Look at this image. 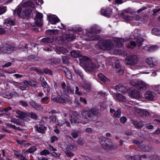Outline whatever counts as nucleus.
<instances>
[{
  "instance_id": "4",
  "label": "nucleus",
  "mask_w": 160,
  "mask_h": 160,
  "mask_svg": "<svg viewBox=\"0 0 160 160\" xmlns=\"http://www.w3.org/2000/svg\"><path fill=\"white\" fill-rule=\"evenodd\" d=\"M134 38L137 42V45L142 50L152 52L157 50L159 48L157 45H154L150 46L147 45L146 42L144 41L143 39L138 35H135Z\"/></svg>"
},
{
  "instance_id": "38",
  "label": "nucleus",
  "mask_w": 160,
  "mask_h": 160,
  "mask_svg": "<svg viewBox=\"0 0 160 160\" xmlns=\"http://www.w3.org/2000/svg\"><path fill=\"white\" fill-rule=\"evenodd\" d=\"M37 149V147L36 146H32L28 149L26 151V152L28 153H32L35 151Z\"/></svg>"
},
{
  "instance_id": "10",
  "label": "nucleus",
  "mask_w": 160,
  "mask_h": 160,
  "mask_svg": "<svg viewBox=\"0 0 160 160\" xmlns=\"http://www.w3.org/2000/svg\"><path fill=\"white\" fill-rule=\"evenodd\" d=\"M122 40L121 42L118 41L119 45L115 44V46L114 48L115 50H113L112 51L113 53L114 54L116 55H121L122 54L123 51L120 50L118 49L120 47H122L123 45V44L122 43V42H126L127 41V39L125 38H122Z\"/></svg>"
},
{
  "instance_id": "30",
  "label": "nucleus",
  "mask_w": 160,
  "mask_h": 160,
  "mask_svg": "<svg viewBox=\"0 0 160 160\" xmlns=\"http://www.w3.org/2000/svg\"><path fill=\"white\" fill-rule=\"evenodd\" d=\"M116 98L119 101L125 102L126 99L125 96L122 95L121 94L118 93L116 94Z\"/></svg>"
},
{
  "instance_id": "7",
  "label": "nucleus",
  "mask_w": 160,
  "mask_h": 160,
  "mask_svg": "<svg viewBox=\"0 0 160 160\" xmlns=\"http://www.w3.org/2000/svg\"><path fill=\"white\" fill-rule=\"evenodd\" d=\"M100 143L102 147L105 149H112L114 148L110 140L105 137H101L99 139Z\"/></svg>"
},
{
  "instance_id": "24",
  "label": "nucleus",
  "mask_w": 160,
  "mask_h": 160,
  "mask_svg": "<svg viewBox=\"0 0 160 160\" xmlns=\"http://www.w3.org/2000/svg\"><path fill=\"white\" fill-rule=\"evenodd\" d=\"M36 128L37 131L38 132L41 133H43L47 128L46 127H45L42 125H41L38 126H37Z\"/></svg>"
},
{
  "instance_id": "63",
  "label": "nucleus",
  "mask_w": 160,
  "mask_h": 160,
  "mask_svg": "<svg viewBox=\"0 0 160 160\" xmlns=\"http://www.w3.org/2000/svg\"><path fill=\"white\" fill-rule=\"evenodd\" d=\"M123 2L122 0H115L114 1V3L116 4H122Z\"/></svg>"
},
{
  "instance_id": "23",
  "label": "nucleus",
  "mask_w": 160,
  "mask_h": 160,
  "mask_svg": "<svg viewBox=\"0 0 160 160\" xmlns=\"http://www.w3.org/2000/svg\"><path fill=\"white\" fill-rule=\"evenodd\" d=\"M125 158L128 160H140L141 158V156L139 155H135L133 156L126 155L125 156Z\"/></svg>"
},
{
  "instance_id": "43",
  "label": "nucleus",
  "mask_w": 160,
  "mask_h": 160,
  "mask_svg": "<svg viewBox=\"0 0 160 160\" xmlns=\"http://www.w3.org/2000/svg\"><path fill=\"white\" fill-rule=\"evenodd\" d=\"M80 133V132L78 131H73L71 133V135L72 137L74 138L78 137L79 134Z\"/></svg>"
},
{
  "instance_id": "44",
  "label": "nucleus",
  "mask_w": 160,
  "mask_h": 160,
  "mask_svg": "<svg viewBox=\"0 0 160 160\" xmlns=\"http://www.w3.org/2000/svg\"><path fill=\"white\" fill-rule=\"evenodd\" d=\"M69 56L68 55L64 56L62 57L63 62L65 64H68L69 63Z\"/></svg>"
},
{
  "instance_id": "41",
  "label": "nucleus",
  "mask_w": 160,
  "mask_h": 160,
  "mask_svg": "<svg viewBox=\"0 0 160 160\" xmlns=\"http://www.w3.org/2000/svg\"><path fill=\"white\" fill-rule=\"evenodd\" d=\"M53 38H44L42 39V41L45 43H51L53 41Z\"/></svg>"
},
{
  "instance_id": "53",
  "label": "nucleus",
  "mask_w": 160,
  "mask_h": 160,
  "mask_svg": "<svg viewBox=\"0 0 160 160\" xmlns=\"http://www.w3.org/2000/svg\"><path fill=\"white\" fill-rule=\"evenodd\" d=\"M50 139H51L50 141L51 143H53L55 141H57L58 139V138L55 136H53L51 137Z\"/></svg>"
},
{
  "instance_id": "15",
  "label": "nucleus",
  "mask_w": 160,
  "mask_h": 160,
  "mask_svg": "<svg viewBox=\"0 0 160 160\" xmlns=\"http://www.w3.org/2000/svg\"><path fill=\"white\" fill-rule=\"evenodd\" d=\"M144 96L146 99L150 100H154L156 99V94L153 92L147 91L144 95Z\"/></svg>"
},
{
  "instance_id": "64",
  "label": "nucleus",
  "mask_w": 160,
  "mask_h": 160,
  "mask_svg": "<svg viewBox=\"0 0 160 160\" xmlns=\"http://www.w3.org/2000/svg\"><path fill=\"white\" fill-rule=\"evenodd\" d=\"M65 153L66 155L68 157H72L73 156V154L70 151H66Z\"/></svg>"
},
{
  "instance_id": "13",
  "label": "nucleus",
  "mask_w": 160,
  "mask_h": 160,
  "mask_svg": "<svg viewBox=\"0 0 160 160\" xmlns=\"http://www.w3.org/2000/svg\"><path fill=\"white\" fill-rule=\"evenodd\" d=\"M129 96L132 98L142 100L141 94L136 90H133L129 93Z\"/></svg>"
},
{
  "instance_id": "27",
  "label": "nucleus",
  "mask_w": 160,
  "mask_h": 160,
  "mask_svg": "<svg viewBox=\"0 0 160 160\" xmlns=\"http://www.w3.org/2000/svg\"><path fill=\"white\" fill-rule=\"evenodd\" d=\"M27 118L28 119V121H30V118L34 119H36L38 117L37 115L33 112H27Z\"/></svg>"
},
{
  "instance_id": "18",
  "label": "nucleus",
  "mask_w": 160,
  "mask_h": 160,
  "mask_svg": "<svg viewBox=\"0 0 160 160\" xmlns=\"http://www.w3.org/2000/svg\"><path fill=\"white\" fill-rule=\"evenodd\" d=\"M49 23L52 24H55L60 21V20L55 15H52L48 17Z\"/></svg>"
},
{
  "instance_id": "58",
  "label": "nucleus",
  "mask_w": 160,
  "mask_h": 160,
  "mask_svg": "<svg viewBox=\"0 0 160 160\" xmlns=\"http://www.w3.org/2000/svg\"><path fill=\"white\" fill-rule=\"evenodd\" d=\"M103 125V123L102 122H97L95 123V126L97 128H100Z\"/></svg>"
},
{
  "instance_id": "26",
  "label": "nucleus",
  "mask_w": 160,
  "mask_h": 160,
  "mask_svg": "<svg viewBox=\"0 0 160 160\" xmlns=\"http://www.w3.org/2000/svg\"><path fill=\"white\" fill-rule=\"evenodd\" d=\"M58 30L57 29H49L47 30L45 33L47 35H52L58 33Z\"/></svg>"
},
{
  "instance_id": "32",
  "label": "nucleus",
  "mask_w": 160,
  "mask_h": 160,
  "mask_svg": "<svg viewBox=\"0 0 160 160\" xmlns=\"http://www.w3.org/2000/svg\"><path fill=\"white\" fill-rule=\"evenodd\" d=\"M99 79L103 82L108 80V79L102 73H101L98 75Z\"/></svg>"
},
{
  "instance_id": "2",
  "label": "nucleus",
  "mask_w": 160,
  "mask_h": 160,
  "mask_svg": "<svg viewBox=\"0 0 160 160\" xmlns=\"http://www.w3.org/2000/svg\"><path fill=\"white\" fill-rule=\"evenodd\" d=\"M34 6L33 2L31 1H28L24 2L15 11L14 14L15 15H18L19 17L22 18L29 17L31 12V10L29 8H33Z\"/></svg>"
},
{
  "instance_id": "48",
  "label": "nucleus",
  "mask_w": 160,
  "mask_h": 160,
  "mask_svg": "<svg viewBox=\"0 0 160 160\" xmlns=\"http://www.w3.org/2000/svg\"><path fill=\"white\" fill-rule=\"evenodd\" d=\"M121 112L120 110H118L114 112L113 115L114 118H119L121 116Z\"/></svg>"
},
{
  "instance_id": "61",
  "label": "nucleus",
  "mask_w": 160,
  "mask_h": 160,
  "mask_svg": "<svg viewBox=\"0 0 160 160\" xmlns=\"http://www.w3.org/2000/svg\"><path fill=\"white\" fill-rule=\"evenodd\" d=\"M44 72L47 74H49L50 75L52 74V72L51 71L48 69L46 68L44 69Z\"/></svg>"
},
{
  "instance_id": "11",
  "label": "nucleus",
  "mask_w": 160,
  "mask_h": 160,
  "mask_svg": "<svg viewBox=\"0 0 160 160\" xmlns=\"http://www.w3.org/2000/svg\"><path fill=\"white\" fill-rule=\"evenodd\" d=\"M138 60L137 57L134 55L129 56L125 58L126 64L128 65H135L137 63Z\"/></svg>"
},
{
  "instance_id": "33",
  "label": "nucleus",
  "mask_w": 160,
  "mask_h": 160,
  "mask_svg": "<svg viewBox=\"0 0 160 160\" xmlns=\"http://www.w3.org/2000/svg\"><path fill=\"white\" fill-rule=\"evenodd\" d=\"M84 89L87 92H89L91 90V85L87 82H85L83 85Z\"/></svg>"
},
{
  "instance_id": "55",
  "label": "nucleus",
  "mask_w": 160,
  "mask_h": 160,
  "mask_svg": "<svg viewBox=\"0 0 160 160\" xmlns=\"http://www.w3.org/2000/svg\"><path fill=\"white\" fill-rule=\"evenodd\" d=\"M35 14L36 18L42 19V15L41 13L38 12H36Z\"/></svg>"
},
{
  "instance_id": "52",
  "label": "nucleus",
  "mask_w": 160,
  "mask_h": 160,
  "mask_svg": "<svg viewBox=\"0 0 160 160\" xmlns=\"http://www.w3.org/2000/svg\"><path fill=\"white\" fill-rule=\"evenodd\" d=\"M6 7L0 6V15L6 12Z\"/></svg>"
},
{
  "instance_id": "51",
  "label": "nucleus",
  "mask_w": 160,
  "mask_h": 160,
  "mask_svg": "<svg viewBox=\"0 0 160 160\" xmlns=\"http://www.w3.org/2000/svg\"><path fill=\"white\" fill-rule=\"evenodd\" d=\"M6 125L8 127H9L13 129H18V127H16L15 125L10 123H7L6 124Z\"/></svg>"
},
{
  "instance_id": "37",
  "label": "nucleus",
  "mask_w": 160,
  "mask_h": 160,
  "mask_svg": "<svg viewBox=\"0 0 160 160\" xmlns=\"http://www.w3.org/2000/svg\"><path fill=\"white\" fill-rule=\"evenodd\" d=\"M76 149V147H74L73 146L71 145H68L67 147H66L65 148V150L66 151H75Z\"/></svg>"
},
{
  "instance_id": "57",
  "label": "nucleus",
  "mask_w": 160,
  "mask_h": 160,
  "mask_svg": "<svg viewBox=\"0 0 160 160\" xmlns=\"http://www.w3.org/2000/svg\"><path fill=\"white\" fill-rule=\"evenodd\" d=\"M126 91V89L125 87L121 85L119 91L122 93H124Z\"/></svg>"
},
{
  "instance_id": "6",
  "label": "nucleus",
  "mask_w": 160,
  "mask_h": 160,
  "mask_svg": "<svg viewBox=\"0 0 160 160\" xmlns=\"http://www.w3.org/2000/svg\"><path fill=\"white\" fill-rule=\"evenodd\" d=\"M83 31L82 30H79L78 32H77L73 34L69 33L64 34L60 36L59 38L61 41L67 43L72 41L76 37H78V35L83 34Z\"/></svg>"
},
{
  "instance_id": "62",
  "label": "nucleus",
  "mask_w": 160,
  "mask_h": 160,
  "mask_svg": "<svg viewBox=\"0 0 160 160\" xmlns=\"http://www.w3.org/2000/svg\"><path fill=\"white\" fill-rule=\"evenodd\" d=\"M127 118L125 117H122L120 119V121L121 123H125L127 121Z\"/></svg>"
},
{
  "instance_id": "9",
  "label": "nucleus",
  "mask_w": 160,
  "mask_h": 160,
  "mask_svg": "<svg viewBox=\"0 0 160 160\" xmlns=\"http://www.w3.org/2000/svg\"><path fill=\"white\" fill-rule=\"evenodd\" d=\"M85 69L89 71H94L97 69L100 66L98 65H95L92 62L91 60L87 61L84 66Z\"/></svg>"
},
{
  "instance_id": "59",
  "label": "nucleus",
  "mask_w": 160,
  "mask_h": 160,
  "mask_svg": "<svg viewBox=\"0 0 160 160\" xmlns=\"http://www.w3.org/2000/svg\"><path fill=\"white\" fill-rule=\"evenodd\" d=\"M75 93L78 95H81L82 94V92H79V88L78 87H75Z\"/></svg>"
},
{
  "instance_id": "19",
  "label": "nucleus",
  "mask_w": 160,
  "mask_h": 160,
  "mask_svg": "<svg viewBox=\"0 0 160 160\" xmlns=\"http://www.w3.org/2000/svg\"><path fill=\"white\" fill-rule=\"evenodd\" d=\"M134 110L136 113H138L143 117H146L149 115V113L146 110L140 108H135Z\"/></svg>"
},
{
  "instance_id": "40",
  "label": "nucleus",
  "mask_w": 160,
  "mask_h": 160,
  "mask_svg": "<svg viewBox=\"0 0 160 160\" xmlns=\"http://www.w3.org/2000/svg\"><path fill=\"white\" fill-rule=\"evenodd\" d=\"M123 68L121 67H119L118 68L117 67V68L116 70L117 73L120 75H121L123 74Z\"/></svg>"
},
{
  "instance_id": "25",
  "label": "nucleus",
  "mask_w": 160,
  "mask_h": 160,
  "mask_svg": "<svg viewBox=\"0 0 160 160\" xmlns=\"http://www.w3.org/2000/svg\"><path fill=\"white\" fill-rule=\"evenodd\" d=\"M79 60L81 63H83L84 66H85V63L88 61L90 60L89 58L85 56H79Z\"/></svg>"
},
{
  "instance_id": "20",
  "label": "nucleus",
  "mask_w": 160,
  "mask_h": 160,
  "mask_svg": "<svg viewBox=\"0 0 160 160\" xmlns=\"http://www.w3.org/2000/svg\"><path fill=\"white\" fill-rule=\"evenodd\" d=\"M29 104L33 108H35L37 110H41L42 109V106L37 103L35 101L31 100L29 102Z\"/></svg>"
},
{
  "instance_id": "29",
  "label": "nucleus",
  "mask_w": 160,
  "mask_h": 160,
  "mask_svg": "<svg viewBox=\"0 0 160 160\" xmlns=\"http://www.w3.org/2000/svg\"><path fill=\"white\" fill-rule=\"evenodd\" d=\"M118 60L116 58L113 57L111 58L109 60V63L111 65L114 66V65H116V64H118Z\"/></svg>"
},
{
  "instance_id": "5",
  "label": "nucleus",
  "mask_w": 160,
  "mask_h": 160,
  "mask_svg": "<svg viewBox=\"0 0 160 160\" xmlns=\"http://www.w3.org/2000/svg\"><path fill=\"white\" fill-rule=\"evenodd\" d=\"M88 112L84 109L83 110L81 113L82 115L83 119H79V116L78 115L73 116V117L71 118L70 119L72 125H75L78 124L79 122L85 124L88 122V120L87 118V116H88Z\"/></svg>"
},
{
  "instance_id": "1",
  "label": "nucleus",
  "mask_w": 160,
  "mask_h": 160,
  "mask_svg": "<svg viewBox=\"0 0 160 160\" xmlns=\"http://www.w3.org/2000/svg\"><path fill=\"white\" fill-rule=\"evenodd\" d=\"M100 30L96 26L91 27L88 30H85L86 34L84 35L88 36V38H86L87 40H100L101 44L99 45L100 48L102 50L112 51L115 50L114 45L113 43L119 45L118 41L121 42L122 40V38H115V39L100 40L99 36L96 34L100 33Z\"/></svg>"
},
{
  "instance_id": "34",
  "label": "nucleus",
  "mask_w": 160,
  "mask_h": 160,
  "mask_svg": "<svg viewBox=\"0 0 160 160\" xmlns=\"http://www.w3.org/2000/svg\"><path fill=\"white\" fill-rule=\"evenodd\" d=\"M133 124L136 128H140L144 125V124L142 122H138L137 121H134L133 122Z\"/></svg>"
},
{
  "instance_id": "50",
  "label": "nucleus",
  "mask_w": 160,
  "mask_h": 160,
  "mask_svg": "<svg viewBox=\"0 0 160 160\" xmlns=\"http://www.w3.org/2000/svg\"><path fill=\"white\" fill-rule=\"evenodd\" d=\"M121 16L125 20L127 21H130L132 19V18L131 16H128L126 15Z\"/></svg>"
},
{
  "instance_id": "60",
  "label": "nucleus",
  "mask_w": 160,
  "mask_h": 160,
  "mask_svg": "<svg viewBox=\"0 0 160 160\" xmlns=\"http://www.w3.org/2000/svg\"><path fill=\"white\" fill-rule=\"evenodd\" d=\"M19 102L22 106L24 107H26L28 105V103L24 101H20Z\"/></svg>"
},
{
  "instance_id": "12",
  "label": "nucleus",
  "mask_w": 160,
  "mask_h": 160,
  "mask_svg": "<svg viewBox=\"0 0 160 160\" xmlns=\"http://www.w3.org/2000/svg\"><path fill=\"white\" fill-rule=\"evenodd\" d=\"M13 48L11 45L8 44L2 45L0 46V52L9 53L12 52Z\"/></svg>"
},
{
  "instance_id": "46",
  "label": "nucleus",
  "mask_w": 160,
  "mask_h": 160,
  "mask_svg": "<svg viewBox=\"0 0 160 160\" xmlns=\"http://www.w3.org/2000/svg\"><path fill=\"white\" fill-rule=\"evenodd\" d=\"M35 22L36 24L38 26H41L42 24V19L35 18Z\"/></svg>"
},
{
  "instance_id": "14",
  "label": "nucleus",
  "mask_w": 160,
  "mask_h": 160,
  "mask_svg": "<svg viewBox=\"0 0 160 160\" xmlns=\"http://www.w3.org/2000/svg\"><path fill=\"white\" fill-rule=\"evenodd\" d=\"M16 112V117L22 119L24 120L27 122L28 121V119L27 118V112L24 113L19 110H17Z\"/></svg>"
},
{
  "instance_id": "42",
  "label": "nucleus",
  "mask_w": 160,
  "mask_h": 160,
  "mask_svg": "<svg viewBox=\"0 0 160 160\" xmlns=\"http://www.w3.org/2000/svg\"><path fill=\"white\" fill-rule=\"evenodd\" d=\"M152 32L155 35L159 36H160V30L157 28L152 29Z\"/></svg>"
},
{
  "instance_id": "16",
  "label": "nucleus",
  "mask_w": 160,
  "mask_h": 160,
  "mask_svg": "<svg viewBox=\"0 0 160 160\" xmlns=\"http://www.w3.org/2000/svg\"><path fill=\"white\" fill-rule=\"evenodd\" d=\"M145 62L152 67L156 66L158 63L157 61L154 57H150L147 58L145 60Z\"/></svg>"
},
{
  "instance_id": "21",
  "label": "nucleus",
  "mask_w": 160,
  "mask_h": 160,
  "mask_svg": "<svg viewBox=\"0 0 160 160\" xmlns=\"http://www.w3.org/2000/svg\"><path fill=\"white\" fill-rule=\"evenodd\" d=\"M41 81L42 86L43 88L46 89L44 90V91L45 92L46 91L47 93H48L50 92V88L49 87L47 83L45 81L43 78H41Z\"/></svg>"
},
{
  "instance_id": "49",
  "label": "nucleus",
  "mask_w": 160,
  "mask_h": 160,
  "mask_svg": "<svg viewBox=\"0 0 160 160\" xmlns=\"http://www.w3.org/2000/svg\"><path fill=\"white\" fill-rule=\"evenodd\" d=\"M16 142L18 144H19L21 146H26V141L23 140H17Z\"/></svg>"
},
{
  "instance_id": "56",
  "label": "nucleus",
  "mask_w": 160,
  "mask_h": 160,
  "mask_svg": "<svg viewBox=\"0 0 160 160\" xmlns=\"http://www.w3.org/2000/svg\"><path fill=\"white\" fill-rule=\"evenodd\" d=\"M33 2L38 5L42 4L43 3V0H34Z\"/></svg>"
},
{
  "instance_id": "22",
  "label": "nucleus",
  "mask_w": 160,
  "mask_h": 160,
  "mask_svg": "<svg viewBox=\"0 0 160 160\" xmlns=\"http://www.w3.org/2000/svg\"><path fill=\"white\" fill-rule=\"evenodd\" d=\"M135 13V12L132 9L129 8L122 11L121 13V15H125V13H128L130 14H133Z\"/></svg>"
},
{
  "instance_id": "54",
  "label": "nucleus",
  "mask_w": 160,
  "mask_h": 160,
  "mask_svg": "<svg viewBox=\"0 0 160 160\" xmlns=\"http://www.w3.org/2000/svg\"><path fill=\"white\" fill-rule=\"evenodd\" d=\"M49 151L46 150H44L41 152L40 154L42 155H46L47 154H49Z\"/></svg>"
},
{
  "instance_id": "8",
  "label": "nucleus",
  "mask_w": 160,
  "mask_h": 160,
  "mask_svg": "<svg viewBox=\"0 0 160 160\" xmlns=\"http://www.w3.org/2000/svg\"><path fill=\"white\" fill-rule=\"evenodd\" d=\"M130 83L138 89L145 90L147 87V85L145 82L136 79L132 80Z\"/></svg>"
},
{
  "instance_id": "28",
  "label": "nucleus",
  "mask_w": 160,
  "mask_h": 160,
  "mask_svg": "<svg viewBox=\"0 0 160 160\" xmlns=\"http://www.w3.org/2000/svg\"><path fill=\"white\" fill-rule=\"evenodd\" d=\"M64 70L66 76L67 78L69 79H71L72 78V76L71 73L68 69L67 68H65L64 69Z\"/></svg>"
},
{
  "instance_id": "36",
  "label": "nucleus",
  "mask_w": 160,
  "mask_h": 160,
  "mask_svg": "<svg viewBox=\"0 0 160 160\" xmlns=\"http://www.w3.org/2000/svg\"><path fill=\"white\" fill-rule=\"evenodd\" d=\"M71 56L75 58H78L80 56V52L78 51H73L71 52Z\"/></svg>"
},
{
  "instance_id": "45",
  "label": "nucleus",
  "mask_w": 160,
  "mask_h": 160,
  "mask_svg": "<svg viewBox=\"0 0 160 160\" xmlns=\"http://www.w3.org/2000/svg\"><path fill=\"white\" fill-rule=\"evenodd\" d=\"M96 114V112L94 109H92L90 110L88 113V117H93Z\"/></svg>"
},
{
  "instance_id": "31",
  "label": "nucleus",
  "mask_w": 160,
  "mask_h": 160,
  "mask_svg": "<svg viewBox=\"0 0 160 160\" xmlns=\"http://www.w3.org/2000/svg\"><path fill=\"white\" fill-rule=\"evenodd\" d=\"M111 11H106L105 9L102 8L101 9V14L104 16L108 17L109 16L111 13Z\"/></svg>"
},
{
  "instance_id": "47",
  "label": "nucleus",
  "mask_w": 160,
  "mask_h": 160,
  "mask_svg": "<svg viewBox=\"0 0 160 160\" xmlns=\"http://www.w3.org/2000/svg\"><path fill=\"white\" fill-rule=\"evenodd\" d=\"M74 69L77 75L80 76L81 79H83V76L82 72L80 71V70L75 68H74Z\"/></svg>"
},
{
  "instance_id": "3",
  "label": "nucleus",
  "mask_w": 160,
  "mask_h": 160,
  "mask_svg": "<svg viewBox=\"0 0 160 160\" xmlns=\"http://www.w3.org/2000/svg\"><path fill=\"white\" fill-rule=\"evenodd\" d=\"M61 86L64 93L68 94L73 93L74 90L71 89L69 86L66 85L65 82L62 83ZM51 100L61 103H67L71 102V98L66 94L62 95L61 97L53 96Z\"/></svg>"
},
{
  "instance_id": "39",
  "label": "nucleus",
  "mask_w": 160,
  "mask_h": 160,
  "mask_svg": "<svg viewBox=\"0 0 160 160\" xmlns=\"http://www.w3.org/2000/svg\"><path fill=\"white\" fill-rule=\"evenodd\" d=\"M136 45V44L135 41H131L130 44L128 45H126V47L128 48L132 49L134 48Z\"/></svg>"
},
{
  "instance_id": "17",
  "label": "nucleus",
  "mask_w": 160,
  "mask_h": 160,
  "mask_svg": "<svg viewBox=\"0 0 160 160\" xmlns=\"http://www.w3.org/2000/svg\"><path fill=\"white\" fill-rule=\"evenodd\" d=\"M14 24L15 22L10 18H7L4 20V26L8 29L10 28L11 25H14Z\"/></svg>"
},
{
  "instance_id": "35",
  "label": "nucleus",
  "mask_w": 160,
  "mask_h": 160,
  "mask_svg": "<svg viewBox=\"0 0 160 160\" xmlns=\"http://www.w3.org/2000/svg\"><path fill=\"white\" fill-rule=\"evenodd\" d=\"M57 51H58V53H59V52L60 53H65L68 52V50L64 47H58L57 48Z\"/></svg>"
}]
</instances>
